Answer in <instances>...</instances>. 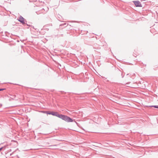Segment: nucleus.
I'll list each match as a JSON object with an SVG mask.
<instances>
[{
  "mask_svg": "<svg viewBox=\"0 0 158 158\" xmlns=\"http://www.w3.org/2000/svg\"><path fill=\"white\" fill-rule=\"evenodd\" d=\"M46 113L48 114L56 116L68 123L73 122L74 121L75 122L74 120L72 119L70 117L62 114H60L57 112H46Z\"/></svg>",
  "mask_w": 158,
  "mask_h": 158,
  "instance_id": "nucleus-1",
  "label": "nucleus"
},
{
  "mask_svg": "<svg viewBox=\"0 0 158 158\" xmlns=\"http://www.w3.org/2000/svg\"><path fill=\"white\" fill-rule=\"evenodd\" d=\"M18 20L21 22L23 25L26 24V22H27L26 20L24 19L22 16L20 15L19 18L17 19Z\"/></svg>",
  "mask_w": 158,
  "mask_h": 158,
  "instance_id": "nucleus-2",
  "label": "nucleus"
},
{
  "mask_svg": "<svg viewBox=\"0 0 158 158\" xmlns=\"http://www.w3.org/2000/svg\"><path fill=\"white\" fill-rule=\"evenodd\" d=\"M134 4L136 7H142V6L141 3L139 1H133Z\"/></svg>",
  "mask_w": 158,
  "mask_h": 158,
  "instance_id": "nucleus-3",
  "label": "nucleus"
},
{
  "mask_svg": "<svg viewBox=\"0 0 158 158\" xmlns=\"http://www.w3.org/2000/svg\"><path fill=\"white\" fill-rule=\"evenodd\" d=\"M68 24H67L66 23H64L63 24H60V26H64V27H66L67 25Z\"/></svg>",
  "mask_w": 158,
  "mask_h": 158,
  "instance_id": "nucleus-4",
  "label": "nucleus"
},
{
  "mask_svg": "<svg viewBox=\"0 0 158 158\" xmlns=\"http://www.w3.org/2000/svg\"><path fill=\"white\" fill-rule=\"evenodd\" d=\"M153 107L158 108V106H153Z\"/></svg>",
  "mask_w": 158,
  "mask_h": 158,
  "instance_id": "nucleus-5",
  "label": "nucleus"
},
{
  "mask_svg": "<svg viewBox=\"0 0 158 158\" xmlns=\"http://www.w3.org/2000/svg\"><path fill=\"white\" fill-rule=\"evenodd\" d=\"M4 89H0V91Z\"/></svg>",
  "mask_w": 158,
  "mask_h": 158,
  "instance_id": "nucleus-6",
  "label": "nucleus"
},
{
  "mask_svg": "<svg viewBox=\"0 0 158 158\" xmlns=\"http://www.w3.org/2000/svg\"><path fill=\"white\" fill-rule=\"evenodd\" d=\"M59 69H60V68H59Z\"/></svg>",
  "mask_w": 158,
  "mask_h": 158,
  "instance_id": "nucleus-7",
  "label": "nucleus"
},
{
  "mask_svg": "<svg viewBox=\"0 0 158 158\" xmlns=\"http://www.w3.org/2000/svg\"><path fill=\"white\" fill-rule=\"evenodd\" d=\"M27 24V26H28V24Z\"/></svg>",
  "mask_w": 158,
  "mask_h": 158,
  "instance_id": "nucleus-8",
  "label": "nucleus"
}]
</instances>
